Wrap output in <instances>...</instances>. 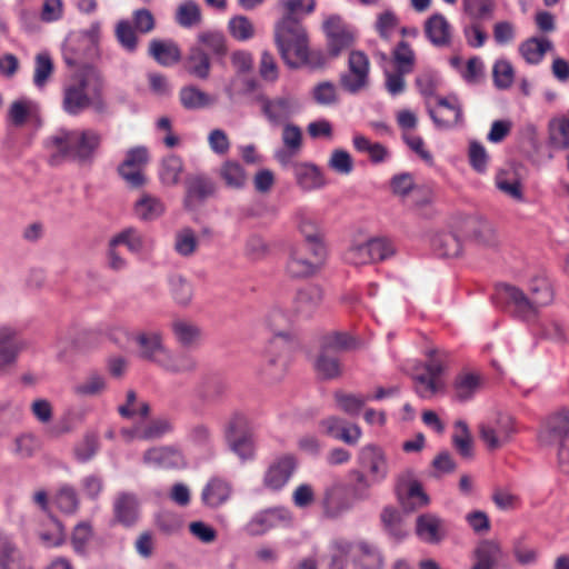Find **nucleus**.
Here are the masks:
<instances>
[{"label":"nucleus","mask_w":569,"mask_h":569,"mask_svg":"<svg viewBox=\"0 0 569 569\" xmlns=\"http://www.w3.org/2000/svg\"><path fill=\"white\" fill-rule=\"evenodd\" d=\"M274 43L283 63L289 69H320L327 64L321 49H311L306 27L298 18L282 17L274 24Z\"/></svg>","instance_id":"obj_1"},{"label":"nucleus","mask_w":569,"mask_h":569,"mask_svg":"<svg viewBox=\"0 0 569 569\" xmlns=\"http://www.w3.org/2000/svg\"><path fill=\"white\" fill-rule=\"evenodd\" d=\"M102 136L93 130H61L50 138V143L57 151L50 156L52 166L60 164L64 160L76 161L80 164L92 163L101 144Z\"/></svg>","instance_id":"obj_2"},{"label":"nucleus","mask_w":569,"mask_h":569,"mask_svg":"<svg viewBox=\"0 0 569 569\" xmlns=\"http://www.w3.org/2000/svg\"><path fill=\"white\" fill-rule=\"evenodd\" d=\"M101 71L92 64H84L72 73L63 83L62 109L69 116H79L89 109L92 88Z\"/></svg>","instance_id":"obj_3"},{"label":"nucleus","mask_w":569,"mask_h":569,"mask_svg":"<svg viewBox=\"0 0 569 569\" xmlns=\"http://www.w3.org/2000/svg\"><path fill=\"white\" fill-rule=\"evenodd\" d=\"M500 303L503 311L516 319L533 321L539 315L523 290L510 283H500Z\"/></svg>","instance_id":"obj_4"},{"label":"nucleus","mask_w":569,"mask_h":569,"mask_svg":"<svg viewBox=\"0 0 569 569\" xmlns=\"http://www.w3.org/2000/svg\"><path fill=\"white\" fill-rule=\"evenodd\" d=\"M323 32L328 51L326 58L336 59L355 43L353 30L338 14L330 16L323 22Z\"/></svg>","instance_id":"obj_5"},{"label":"nucleus","mask_w":569,"mask_h":569,"mask_svg":"<svg viewBox=\"0 0 569 569\" xmlns=\"http://www.w3.org/2000/svg\"><path fill=\"white\" fill-rule=\"evenodd\" d=\"M150 160L148 148L144 146H138L130 148L126 152L123 161L118 166L119 176L127 182V184L133 189L141 188L146 184L147 179L141 172Z\"/></svg>","instance_id":"obj_6"},{"label":"nucleus","mask_w":569,"mask_h":569,"mask_svg":"<svg viewBox=\"0 0 569 569\" xmlns=\"http://www.w3.org/2000/svg\"><path fill=\"white\" fill-rule=\"evenodd\" d=\"M217 191L214 181L206 173L188 174L184 179L183 207L194 211L213 197Z\"/></svg>","instance_id":"obj_7"},{"label":"nucleus","mask_w":569,"mask_h":569,"mask_svg":"<svg viewBox=\"0 0 569 569\" xmlns=\"http://www.w3.org/2000/svg\"><path fill=\"white\" fill-rule=\"evenodd\" d=\"M333 547L341 552L351 553L353 562L360 569H381L383 567V557L373 543L365 540L358 542L337 540Z\"/></svg>","instance_id":"obj_8"},{"label":"nucleus","mask_w":569,"mask_h":569,"mask_svg":"<svg viewBox=\"0 0 569 569\" xmlns=\"http://www.w3.org/2000/svg\"><path fill=\"white\" fill-rule=\"evenodd\" d=\"M370 62L363 51L353 50L348 59V72L340 76L341 87L349 93H357L368 84Z\"/></svg>","instance_id":"obj_9"},{"label":"nucleus","mask_w":569,"mask_h":569,"mask_svg":"<svg viewBox=\"0 0 569 569\" xmlns=\"http://www.w3.org/2000/svg\"><path fill=\"white\" fill-rule=\"evenodd\" d=\"M360 469L375 483H382L389 473V463L385 451L376 445L365 446L358 456Z\"/></svg>","instance_id":"obj_10"},{"label":"nucleus","mask_w":569,"mask_h":569,"mask_svg":"<svg viewBox=\"0 0 569 569\" xmlns=\"http://www.w3.org/2000/svg\"><path fill=\"white\" fill-rule=\"evenodd\" d=\"M142 462L154 469L173 470L187 466L181 449L173 445L156 446L143 452Z\"/></svg>","instance_id":"obj_11"},{"label":"nucleus","mask_w":569,"mask_h":569,"mask_svg":"<svg viewBox=\"0 0 569 569\" xmlns=\"http://www.w3.org/2000/svg\"><path fill=\"white\" fill-rule=\"evenodd\" d=\"M538 439L545 447H552L566 440L569 441V410L560 409L549 415L543 422Z\"/></svg>","instance_id":"obj_12"},{"label":"nucleus","mask_w":569,"mask_h":569,"mask_svg":"<svg viewBox=\"0 0 569 569\" xmlns=\"http://www.w3.org/2000/svg\"><path fill=\"white\" fill-rule=\"evenodd\" d=\"M260 102L262 113L272 126L283 123L300 110L298 100L290 96H281L273 99L261 97Z\"/></svg>","instance_id":"obj_13"},{"label":"nucleus","mask_w":569,"mask_h":569,"mask_svg":"<svg viewBox=\"0 0 569 569\" xmlns=\"http://www.w3.org/2000/svg\"><path fill=\"white\" fill-rule=\"evenodd\" d=\"M325 258H317L310 248L296 246L290 250L286 270L291 278H306L313 274Z\"/></svg>","instance_id":"obj_14"},{"label":"nucleus","mask_w":569,"mask_h":569,"mask_svg":"<svg viewBox=\"0 0 569 569\" xmlns=\"http://www.w3.org/2000/svg\"><path fill=\"white\" fill-rule=\"evenodd\" d=\"M297 469V459L292 455H283L268 467L263 476V486L272 491L281 490Z\"/></svg>","instance_id":"obj_15"},{"label":"nucleus","mask_w":569,"mask_h":569,"mask_svg":"<svg viewBox=\"0 0 569 569\" xmlns=\"http://www.w3.org/2000/svg\"><path fill=\"white\" fill-rule=\"evenodd\" d=\"M290 520V512L282 507L269 508L256 513L246 525L244 531L251 536H262L270 529Z\"/></svg>","instance_id":"obj_16"},{"label":"nucleus","mask_w":569,"mask_h":569,"mask_svg":"<svg viewBox=\"0 0 569 569\" xmlns=\"http://www.w3.org/2000/svg\"><path fill=\"white\" fill-rule=\"evenodd\" d=\"M132 341L138 347L139 358L159 366L161 357H163L167 351L160 332L140 331L133 335Z\"/></svg>","instance_id":"obj_17"},{"label":"nucleus","mask_w":569,"mask_h":569,"mask_svg":"<svg viewBox=\"0 0 569 569\" xmlns=\"http://www.w3.org/2000/svg\"><path fill=\"white\" fill-rule=\"evenodd\" d=\"M113 519L117 523L130 528L139 519V501L133 492H119L113 500Z\"/></svg>","instance_id":"obj_18"},{"label":"nucleus","mask_w":569,"mask_h":569,"mask_svg":"<svg viewBox=\"0 0 569 569\" xmlns=\"http://www.w3.org/2000/svg\"><path fill=\"white\" fill-rule=\"evenodd\" d=\"M320 426L326 435L350 446L356 445L361 437V429L358 425L350 423L340 417H328L320 421Z\"/></svg>","instance_id":"obj_19"},{"label":"nucleus","mask_w":569,"mask_h":569,"mask_svg":"<svg viewBox=\"0 0 569 569\" xmlns=\"http://www.w3.org/2000/svg\"><path fill=\"white\" fill-rule=\"evenodd\" d=\"M214 61L201 46L192 44L183 61L184 70L192 77L207 80L210 76L211 64Z\"/></svg>","instance_id":"obj_20"},{"label":"nucleus","mask_w":569,"mask_h":569,"mask_svg":"<svg viewBox=\"0 0 569 569\" xmlns=\"http://www.w3.org/2000/svg\"><path fill=\"white\" fill-rule=\"evenodd\" d=\"M322 290L317 286L300 289L293 300L292 310L296 316L309 319L318 310L322 301Z\"/></svg>","instance_id":"obj_21"},{"label":"nucleus","mask_w":569,"mask_h":569,"mask_svg":"<svg viewBox=\"0 0 569 569\" xmlns=\"http://www.w3.org/2000/svg\"><path fill=\"white\" fill-rule=\"evenodd\" d=\"M322 507L326 517L338 518L349 511L352 503L343 486L337 483L326 489Z\"/></svg>","instance_id":"obj_22"},{"label":"nucleus","mask_w":569,"mask_h":569,"mask_svg":"<svg viewBox=\"0 0 569 569\" xmlns=\"http://www.w3.org/2000/svg\"><path fill=\"white\" fill-rule=\"evenodd\" d=\"M174 431L173 420L167 416L156 417L147 423L136 428V436L140 440H160Z\"/></svg>","instance_id":"obj_23"},{"label":"nucleus","mask_w":569,"mask_h":569,"mask_svg":"<svg viewBox=\"0 0 569 569\" xmlns=\"http://www.w3.org/2000/svg\"><path fill=\"white\" fill-rule=\"evenodd\" d=\"M416 531L428 543H438L446 537L445 522L433 515L419 516Z\"/></svg>","instance_id":"obj_24"},{"label":"nucleus","mask_w":569,"mask_h":569,"mask_svg":"<svg viewBox=\"0 0 569 569\" xmlns=\"http://www.w3.org/2000/svg\"><path fill=\"white\" fill-rule=\"evenodd\" d=\"M231 495V487L226 480L214 477L203 487L201 500L204 506L218 508L228 501Z\"/></svg>","instance_id":"obj_25"},{"label":"nucleus","mask_w":569,"mask_h":569,"mask_svg":"<svg viewBox=\"0 0 569 569\" xmlns=\"http://www.w3.org/2000/svg\"><path fill=\"white\" fill-rule=\"evenodd\" d=\"M299 230L306 240V242L301 246L310 248L312 254L317 258H325L326 248L321 241L320 232L316 221L311 217L301 213L299 216Z\"/></svg>","instance_id":"obj_26"},{"label":"nucleus","mask_w":569,"mask_h":569,"mask_svg":"<svg viewBox=\"0 0 569 569\" xmlns=\"http://www.w3.org/2000/svg\"><path fill=\"white\" fill-rule=\"evenodd\" d=\"M196 46H201L208 51L210 57L216 60H222L228 53L226 36L218 30L202 31L197 36Z\"/></svg>","instance_id":"obj_27"},{"label":"nucleus","mask_w":569,"mask_h":569,"mask_svg":"<svg viewBox=\"0 0 569 569\" xmlns=\"http://www.w3.org/2000/svg\"><path fill=\"white\" fill-rule=\"evenodd\" d=\"M148 53L162 67H171L181 59V51L173 41L152 39Z\"/></svg>","instance_id":"obj_28"},{"label":"nucleus","mask_w":569,"mask_h":569,"mask_svg":"<svg viewBox=\"0 0 569 569\" xmlns=\"http://www.w3.org/2000/svg\"><path fill=\"white\" fill-rule=\"evenodd\" d=\"M19 352L17 331L11 327H0V371L14 363Z\"/></svg>","instance_id":"obj_29"},{"label":"nucleus","mask_w":569,"mask_h":569,"mask_svg":"<svg viewBox=\"0 0 569 569\" xmlns=\"http://www.w3.org/2000/svg\"><path fill=\"white\" fill-rule=\"evenodd\" d=\"M425 33L433 46L443 47L450 42V24L440 13H435L426 20Z\"/></svg>","instance_id":"obj_30"},{"label":"nucleus","mask_w":569,"mask_h":569,"mask_svg":"<svg viewBox=\"0 0 569 569\" xmlns=\"http://www.w3.org/2000/svg\"><path fill=\"white\" fill-rule=\"evenodd\" d=\"M293 174L297 184L305 191L319 189L326 183L319 168L311 163H295Z\"/></svg>","instance_id":"obj_31"},{"label":"nucleus","mask_w":569,"mask_h":569,"mask_svg":"<svg viewBox=\"0 0 569 569\" xmlns=\"http://www.w3.org/2000/svg\"><path fill=\"white\" fill-rule=\"evenodd\" d=\"M284 345L286 342L277 337L269 342L266 349L268 363L263 369V373L270 381L280 380L284 375V362L280 360V352L284 348Z\"/></svg>","instance_id":"obj_32"},{"label":"nucleus","mask_w":569,"mask_h":569,"mask_svg":"<svg viewBox=\"0 0 569 569\" xmlns=\"http://www.w3.org/2000/svg\"><path fill=\"white\" fill-rule=\"evenodd\" d=\"M431 246L436 254L441 258H456L462 251V241L451 231H442L435 234Z\"/></svg>","instance_id":"obj_33"},{"label":"nucleus","mask_w":569,"mask_h":569,"mask_svg":"<svg viewBox=\"0 0 569 569\" xmlns=\"http://www.w3.org/2000/svg\"><path fill=\"white\" fill-rule=\"evenodd\" d=\"M552 48L553 44L548 38L531 37L519 46V52L527 63L538 64Z\"/></svg>","instance_id":"obj_34"},{"label":"nucleus","mask_w":569,"mask_h":569,"mask_svg":"<svg viewBox=\"0 0 569 569\" xmlns=\"http://www.w3.org/2000/svg\"><path fill=\"white\" fill-rule=\"evenodd\" d=\"M159 367L170 373H188L192 372L197 368L196 359L186 352L173 353L168 348Z\"/></svg>","instance_id":"obj_35"},{"label":"nucleus","mask_w":569,"mask_h":569,"mask_svg":"<svg viewBox=\"0 0 569 569\" xmlns=\"http://www.w3.org/2000/svg\"><path fill=\"white\" fill-rule=\"evenodd\" d=\"M529 290V298L535 305L538 313L541 308L549 306L553 301V288L550 280L546 277L538 276L532 278Z\"/></svg>","instance_id":"obj_36"},{"label":"nucleus","mask_w":569,"mask_h":569,"mask_svg":"<svg viewBox=\"0 0 569 569\" xmlns=\"http://www.w3.org/2000/svg\"><path fill=\"white\" fill-rule=\"evenodd\" d=\"M123 244L132 253L142 252L149 244L148 238L134 228H128L114 236L110 242V247Z\"/></svg>","instance_id":"obj_37"},{"label":"nucleus","mask_w":569,"mask_h":569,"mask_svg":"<svg viewBox=\"0 0 569 569\" xmlns=\"http://www.w3.org/2000/svg\"><path fill=\"white\" fill-rule=\"evenodd\" d=\"M223 435L226 440L253 435L249 417L242 411H233L224 423Z\"/></svg>","instance_id":"obj_38"},{"label":"nucleus","mask_w":569,"mask_h":569,"mask_svg":"<svg viewBox=\"0 0 569 569\" xmlns=\"http://www.w3.org/2000/svg\"><path fill=\"white\" fill-rule=\"evenodd\" d=\"M133 210L140 220L152 221L164 212V206L159 198L144 193L137 200Z\"/></svg>","instance_id":"obj_39"},{"label":"nucleus","mask_w":569,"mask_h":569,"mask_svg":"<svg viewBox=\"0 0 569 569\" xmlns=\"http://www.w3.org/2000/svg\"><path fill=\"white\" fill-rule=\"evenodd\" d=\"M183 161L177 154H169L160 162L159 178L164 186H176L180 181V176L183 171Z\"/></svg>","instance_id":"obj_40"},{"label":"nucleus","mask_w":569,"mask_h":569,"mask_svg":"<svg viewBox=\"0 0 569 569\" xmlns=\"http://www.w3.org/2000/svg\"><path fill=\"white\" fill-rule=\"evenodd\" d=\"M219 176L231 189H242L247 183L246 171L238 161H224L220 167Z\"/></svg>","instance_id":"obj_41"},{"label":"nucleus","mask_w":569,"mask_h":569,"mask_svg":"<svg viewBox=\"0 0 569 569\" xmlns=\"http://www.w3.org/2000/svg\"><path fill=\"white\" fill-rule=\"evenodd\" d=\"M179 100L187 110L203 109L212 103L211 98L196 86L182 87L179 91Z\"/></svg>","instance_id":"obj_42"},{"label":"nucleus","mask_w":569,"mask_h":569,"mask_svg":"<svg viewBox=\"0 0 569 569\" xmlns=\"http://www.w3.org/2000/svg\"><path fill=\"white\" fill-rule=\"evenodd\" d=\"M549 141L555 148L569 149V110L563 117L550 121Z\"/></svg>","instance_id":"obj_43"},{"label":"nucleus","mask_w":569,"mask_h":569,"mask_svg":"<svg viewBox=\"0 0 569 569\" xmlns=\"http://www.w3.org/2000/svg\"><path fill=\"white\" fill-rule=\"evenodd\" d=\"M352 142L357 151L368 153L372 163H381L389 157V151L383 144L379 142H371L362 134H356Z\"/></svg>","instance_id":"obj_44"},{"label":"nucleus","mask_w":569,"mask_h":569,"mask_svg":"<svg viewBox=\"0 0 569 569\" xmlns=\"http://www.w3.org/2000/svg\"><path fill=\"white\" fill-rule=\"evenodd\" d=\"M171 329L174 338L182 347H191L201 337V329L197 325L186 320H174L171 323Z\"/></svg>","instance_id":"obj_45"},{"label":"nucleus","mask_w":569,"mask_h":569,"mask_svg":"<svg viewBox=\"0 0 569 569\" xmlns=\"http://www.w3.org/2000/svg\"><path fill=\"white\" fill-rule=\"evenodd\" d=\"M170 292L174 301L181 306L190 303L193 296L191 282L179 273H172L168 278Z\"/></svg>","instance_id":"obj_46"},{"label":"nucleus","mask_w":569,"mask_h":569,"mask_svg":"<svg viewBox=\"0 0 569 569\" xmlns=\"http://www.w3.org/2000/svg\"><path fill=\"white\" fill-rule=\"evenodd\" d=\"M355 347V339L346 332H331L321 338L320 350L335 355Z\"/></svg>","instance_id":"obj_47"},{"label":"nucleus","mask_w":569,"mask_h":569,"mask_svg":"<svg viewBox=\"0 0 569 569\" xmlns=\"http://www.w3.org/2000/svg\"><path fill=\"white\" fill-rule=\"evenodd\" d=\"M107 389L106 377L96 371L90 372L81 382L73 387L76 395L81 397H96Z\"/></svg>","instance_id":"obj_48"},{"label":"nucleus","mask_w":569,"mask_h":569,"mask_svg":"<svg viewBox=\"0 0 569 569\" xmlns=\"http://www.w3.org/2000/svg\"><path fill=\"white\" fill-rule=\"evenodd\" d=\"M476 562L472 569H493L498 563V545L482 541L475 550Z\"/></svg>","instance_id":"obj_49"},{"label":"nucleus","mask_w":569,"mask_h":569,"mask_svg":"<svg viewBox=\"0 0 569 569\" xmlns=\"http://www.w3.org/2000/svg\"><path fill=\"white\" fill-rule=\"evenodd\" d=\"M176 22L186 29L193 28L201 22V11L197 2L187 0L176 11Z\"/></svg>","instance_id":"obj_50"},{"label":"nucleus","mask_w":569,"mask_h":569,"mask_svg":"<svg viewBox=\"0 0 569 569\" xmlns=\"http://www.w3.org/2000/svg\"><path fill=\"white\" fill-rule=\"evenodd\" d=\"M335 399L338 407L347 415L356 417L360 413L365 405L371 399L370 396L345 393L337 391Z\"/></svg>","instance_id":"obj_51"},{"label":"nucleus","mask_w":569,"mask_h":569,"mask_svg":"<svg viewBox=\"0 0 569 569\" xmlns=\"http://www.w3.org/2000/svg\"><path fill=\"white\" fill-rule=\"evenodd\" d=\"M316 371L322 379L331 380L341 375L340 361L335 355L320 350L315 363Z\"/></svg>","instance_id":"obj_52"},{"label":"nucleus","mask_w":569,"mask_h":569,"mask_svg":"<svg viewBox=\"0 0 569 569\" xmlns=\"http://www.w3.org/2000/svg\"><path fill=\"white\" fill-rule=\"evenodd\" d=\"M53 62L48 52H40L34 58L33 83L37 88H43L53 72Z\"/></svg>","instance_id":"obj_53"},{"label":"nucleus","mask_w":569,"mask_h":569,"mask_svg":"<svg viewBox=\"0 0 569 569\" xmlns=\"http://www.w3.org/2000/svg\"><path fill=\"white\" fill-rule=\"evenodd\" d=\"M479 387V377L475 373H461L455 380L456 398L461 401L470 400Z\"/></svg>","instance_id":"obj_54"},{"label":"nucleus","mask_w":569,"mask_h":569,"mask_svg":"<svg viewBox=\"0 0 569 569\" xmlns=\"http://www.w3.org/2000/svg\"><path fill=\"white\" fill-rule=\"evenodd\" d=\"M229 33L238 41H247L254 36V26L246 16H234L228 22Z\"/></svg>","instance_id":"obj_55"},{"label":"nucleus","mask_w":569,"mask_h":569,"mask_svg":"<svg viewBox=\"0 0 569 569\" xmlns=\"http://www.w3.org/2000/svg\"><path fill=\"white\" fill-rule=\"evenodd\" d=\"M136 31L128 20H120L116 26V38L120 46L129 53L136 52L138 48Z\"/></svg>","instance_id":"obj_56"},{"label":"nucleus","mask_w":569,"mask_h":569,"mask_svg":"<svg viewBox=\"0 0 569 569\" xmlns=\"http://www.w3.org/2000/svg\"><path fill=\"white\" fill-rule=\"evenodd\" d=\"M350 476L355 479L351 486V497L355 501H366L371 497L370 489L378 486L372 482L363 471L351 470Z\"/></svg>","instance_id":"obj_57"},{"label":"nucleus","mask_w":569,"mask_h":569,"mask_svg":"<svg viewBox=\"0 0 569 569\" xmlns=\"http://www.w3.org/2000/svg\"><path fill=\"white\" fill-rule=\"evenodd\" d=\"M428 360L425 363V369L428 375L435 379L440 377L446 368V363L450 358V352L445 349H430L427 351Z\"/></svg>","instance_id":"obj_58"},{"label":"nucleus","mask_w":569,"mask_h":569,"mask_svg":"<svg viewBox=\"0 0 569 569\" xmlns=\"http://www.w3.org/2000/svg\"><path fill=\"white\" fill-rule=\"evenodd\" d=\"M229 449L242 461L254 457L256 446L253 435L226 440Z\"/></svg>","instance_id":"obj_59"},{"label":"nucleus","mask_w":569,"mask_h":569,"mask_svg":"<svg viewBox=\"0 0 569 569\" xmlns=\"http://www.w3.org/2000/svg\"><path fill=\"white\" fill-rule=\"evenodd\" d=\"M392 58L398 69L411 72L415 67L416 56L407 41H400L392 51Z\"/></svg>","instance_id":"obj_60"},{"label":"nucleus","mask_w":569,"mask_h":569,"mask_svg":"<svg viewBox=\"0 0 569 569\" xmlns=\"http://www.w3.org/2000/svg\"><path fill=\"white\" fill-rule=\"evenodd\" d=\"M371 262L386 260L395 254L392 243L383 238H373L367 241Z\"/></svg>","instance_id":"obj_61"},{"label":"nucleus","mask_w":569,"mask_h":569,"mask_svg":"<svg viewBox=\"0 0 569 569\" xmlns=\"http://www.w3.org/2000/svg\"><path fill=\"white\" fill-rule=\"evenodd\" d=\"M465 12L475 20H485L491 16L493 2L491 0H462Z\"/></svg>","instance_id":"obj_62"},{"label":"nucleus","mask_w":569,"mask_h":569,"mask_svg":"<svg viewBox=\"0 0 569 569\" xmlns=\"http://www.w3.org/2000/svg\"><path fill=\"white\" fill-rule=\"evenodd\" d=\"M57 507L64 513L71 515L77 511L79 507L78 495L74 488L64 486L56 496Z\"/></svg>","instance_id":"obj_63"},{"label":"nucleus","mask_w":569,"mask_h":569,"mask_svg":"<svg viewBox=\"0 0 569 569\" xmlns=\"http://www.w3.org/2000/svg\"><path fill=\"white\" fill-rule=\"evenodd\" d=\"M468 158L471 168L478 173H485L488 167L489 157L485 147L478 141H471L468 150Z\"/></svg>","instance_id":"obj_64"}]
</instances>
